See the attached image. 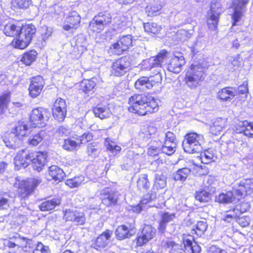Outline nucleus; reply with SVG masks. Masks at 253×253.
I'll return each mask as SVG.
<instances>
[{
	"label": "nucleus",
	"mask_w": 253,
	"mask_h": 253,
	"mask_svg": "<svg viewBox=\"0 0 253 253\" xmlns=\"http://www.w3.org/2000/svg\"><path fill=\"white\" fill-rule=\"evenodd\" d=\"M169 53L165 49L160 51L156 56L151 57L144 61L146 68L154 72L155 74V80L153 77L150 78L142 77L138 79L135 83L136 88L140 90L150 89L156 83L162 80L161 73L162 64L169 56Z\"/></svg>",
	"instance_id": "f257e3e1"
},
{
	"label": "nucleus",
	"mask_w": 253,
	"mask_h": 253,
	"mask_svg": "<svg viewBox=\"0 0 253 253\" xmlns=\"http://www.w3.org/2000/svg\"><path fill=\"white\" fill-rule=\"evenodd\" d=\"M36 32V27L32 24L21 27L14 24L8 23L3 29V33L7 36H16V39L12 42V44L15 48L19 49H24L29 45Z\"/></svg>",
	"instance_id": "f03ea898"
},
{
	"label": "nucleus",
	"mask_w": 253,
	"mask_h": 253,
	"mask_svg": "<svg viewBox=\"0 0 253 253\" xmlns=\"http://www.w3.org/2000/svg\"><path fill=\"white\" fill-rule=\"evenodd\" d=\"M206 67L201 63H193L187 70L185 78L187 85L194 89L200 85V83L205 79Z\"/></svg>",
	"instance_id": "7ed1b4c3"
},
{
	"label": "nucleus",
	"mask_w": 253,
	"mask_h": 253,
	"mask_svg": "<svg viewBox=\"0 0 253 253\" xmlns=\"http://www.w3.org/2000/svg\"><path fill=\"white\" fill-rule=\"evenodd\" d=\"M27 126L23 122H18L11 132L5 135L3 140L5 145L15 149L18 146L22 137L27 135Z\"/></svg>",
	"instance_id": "20e7f679"
},
{
	"label": "nucleus",
	"mask_w": 253,
	"mask_h": 253,
	"mask_svg": "<svg viewBox=\"0 0 253 253\" xmlns=\"http://www.w3.org/2000/svg\"><path fill=\"white\" fill-rule=\"evenodd\" d=\"M204 137L202 134L190 133L185 136L183 141V146L185 152L189 153H199L201 152L202 147L201 142Z\"/></svg>",
	"instance_id": "39448f33"
},
{
	"label": "nucleus",
	"mask_w": 253,
	"mask_h": 253,
	"mask_svg": "<svg viewBox=\"0 0 253 253\" xmlns=\"http://www.w3.org/2000/svg\"><path fill=\"white\" fill-rule=\"evenodd\" d=\"M50 117V113L47 109L42 107L34 109L30 115V122L33 127H43L45 126Z\"/></svg>",
	"instance_id": "423d86ee"
},
{
	"label": "nucleus",
	"mask_w": 253,
	"mask_h": 253,
	"mask_svg": "<svg viewBox=\"0 0 253 253\" xmlns=\"http://www.w3.org/2000/svg\"><path fill=\"white\" fill-rule=\"evenodd\" d=\"M221 12L220 4L217 2V0H213L207 15V24L211 30H216Z\"/></svg>",
	"instance_id": "0eeeda50"
},
{
	"label": "nucleus",
	"mask_w": 253,
	"mask_h": 253,
	"mask_svg": "<svg viewBox=\"0 0 253 253\" xmlns=\"http://www.w3.org/2000/svg\"><path fill=\"white\" fill-rule=\"evenodd\" d=\"M111 19L110 14L106 12L99 13L90 22L89 28L93 32L99 33L111 22Z\"/></svg>",
	"instance_id": "6e6552de"
},
{
	"label": "nucleus",
	"mask_w": 253,
	"mask_h": 253,
	"mask_svg": "<svg viewBox=\"0 0 253 253\" xmlns=\"http://www.w3.org/2000/svg\"><path fill=\"white\" fill-rule=\"evenodd\" d=\"M41 181V179L38 177L30 178L25 181L21 182L18 191L19 195L23 198L28 197Z\"/></svg>",
	"instance_id": "1a4fd4ad"
},
{
	"label": "nucleus",
	"mask_w": 253,
	"mask_h": 253,
	"mask_svg": "<svg viewBox=\"0 0 253 253\" xmlns=\"http://www.w3.org/2000/svg\"><path fill=\"white\" fill-rule=\"evenodd\" d=\"M130 65L129 58L127 56L122 57L113 63L111 73L115 76H122L127 72Z\"/></svg>",
	"instance_id": "9d476101"
},
{
	"label": "nucleus",
	"mask_w": 253,
	"mask_h": 253,
	"mask_svg": "<svg viewBox=\"0 0 253 253\" xmlns=\"http://www.w3.org/2000/svg\"><path fill=\"white\" fill-rule=\"evenodd\" d=\"M147 97L141 94H135L129 98L128 107V111L132 113L141 115V108L145 106Z\"/></svg>",
	"instance_id": "9b49d317"
},
{
	"label": "nucleus",
	"mask_w": 253,
	"mask_h": 253,
	"mask_svg": "<svg viewBox=\"0 0 253 253\" xmlns=\"http://www.w3.org/2000/svg\"><path fill=\"white\" fill-rule=\"evenodd\" d=\"M121 196L119 192L107 188L104 189L101 195L102 203L107 207L114 206L117 204Z\"/></svg>",
	"instance_id": "f8f14e48"
},
{
	"label": "nucleus",
	"mask_w": 253,
	"mask_h": 253,
	"mask_svg": "<svg viewBox=\"0 0 253 253\" xmlns=\"http://www.w3.org/2000/svg\"><path fill=\"white\" fill-rule=\"evenodd\" d=\"M112 235V231L106 230L91 241V247L99 251L105 249L109 244Z\"/></svg>",
	"instance_id": "ddd939ff"
},
{
	"label": "nucleus",
	"mask_w": 253,
	"mask_h": 253,
	"mask_svg": "<svg viewBox=\"0 0 253 253\" xmlns=\"http://www.w3.org/2000/svg\"><path fill=\"white\" fill-rule=\"evenodd\" d=\"M47 153L45 152H31V162L34 169L40 172L46 163Z\"/></svg>",
	"instance_id": "4468645a"
},
{
	"label": "nucleus",
	"mask_w": 253,
	"mask_h": 253,
	"mask_svg": "<svg viewBox=\"0 0 253 253\" xmlns=\"http://www.w3.org/2000/svg\"><path fill=\"white\" fill-rule=\"evenodd\" d=\"M54 118L59 122L63 121L66 116L67 105L64 99L58 98L55 101L52 108Z\"/></svg>",
	"instance_id": "2eb2a0df"
},
{
	"label": "nucleus",
	"mask_w": 253,
	"mask_h": 253,
	"mask_svg": "<svg viewBox=\"0 0 253 253\" xmlns=\"http://www.w3.org/2000/svg\"><path fill=\"white\" fill-rule=\"evenodd\" d=\"M236 196L238 200L248 194H251L253 191V179H243L239 183L235 190Z\"/></svg>",
	"instance_id": "dca6fc26"
},
{
	"label": "nucleus",
	"mask_w": 253,
	"mask_h": 253,
	"mask_svg": "<svg viewBox=\"0 0 253 253\" xmlns=\"http://www.w3.org/2000/svg\"><path fill=\"white\" fill-rule=\"evenodd\" d=\"M156 232V229L151 226H144L141 234L136 238L137 246L141 247L152 239L155 236Z\"/></svg>",
	"instance_id": "f3484780"
},
{
	"label": "nucleus",
	"mask_w": 253,
	"mask_h": 253,
	"mask_svg": "<svg viewBox=\"0 0 253 253\" xmlns=\"http://www.w3.org/2000/svg\"><path fill=\"white\" fill-rule=\"evenodd\" d=\"M186 62L184 57L180 54L178 56L172 57L167 63L168 70L173 73H180Z\"/></svg>",
	"instance_id": "a211bd4d"
},
{
	"label": "nucleus",
	"mask_w": 253,
	"mask_h": 253,
	"mask_svg": "<svg viewBox=\"0 0 253 253\" xmlns=\"http://www.w3.org/2000/svg\"><path fill=\"white\" fill-rule=\"evenodd\" d=\"M14 162L15 168L18 170L26 168L31 162V153L22 149L15 157Z\"/></svg>",
	"instance_id": "6ab92c4d"
},
{
	"label": "nucleus",
	"mask_w": 253,
	"mask_h": 253,
	"mask_svg": "<svg viewBox=\"0 0 253 253\" xmlns=\"http://www.w3.org/2000/svg\"><path fill=\"white\" fill-rule=\"evenodd\" d=\"M44 84V80L42 76L34 77L29 87L30 95L32 97L38 96L43 88Z\"/></svg>",
	"instance_id": "aec40b11"
},
{
	"label": "nucleus",
	"mask_w": 253,
	"mask_h": 253,
	"mask_svg": "<svg viewBox=\"0 0 253 253\" xmlns=\"http://www.w3.org/2000/svg\"><path fill=\"white\" fill-rule=\"evenodd\" d=\"M248 3V0H235L233 2L232 7L234 10L232 18L233 20V25L238 22L242 16L243 9Z\"/></svg>",
	"instance_id": "412c9836"
},
{
	"label": "nucleus",
	"mask_w": 253,
	"mask_h": 253,
	"mask_svg": "<svg viewBox=\"0 0 253 253\" xmlns=\"http://www.w3.org/2000/svg\"><path fill=\"white\" fill-rule=\"evenodd\" d=\"M134 228V224L132 223L130 224L128 226L126 225L119 226L115 231L117 239L119 240H123L130 238L132 236L131 232Z\"/></svg>",
	"instance_id": "4be33fe9"
},
{
	"label": "nucleus",
	"mask_w": 253,
	"mask_h": 253,
	"mask_svg": "<svg viewBox=\"0 0 253 253\" xmlns=\"http://www.w3.org/2000/svg\"><path fill=\"white\" fill-rule=\"evenodd\" d=\"M175 218V213H170L168 212H162L159 221L157 229L159 233H164L166 231V227L169 222L172 221Z\"/></svg>",
	"instance_id": "5701e85b"
},
{
	"label": "nucleus",
	"mask_w": 253,
	"mask_h": 253,
	"mask_svg": "<svg viewBox=\"0 0 253 253\" xmlns=\"http://www.w3.org/2000/svg\"><path fill=\"white\" fill-rule=\"evenodd\" d=\"M32 241L26 237H21L19 235L17 236L13 237L10 239L6 242V245L10 248H14L16 246L26 247L28 245L30 244Z\"/></svg>",
	"instance_id": "b1692460"
},
{
	"label": "nucleus",
	"mask_w": 253,
	"mask_h": 253,
	"mask_svg": "<svg viewBox=\"0 0 253 253\" xmlns=\"http://www.w3.org/2000/svg\"><path fill=\"white\" fill-rule=\"evenodd\" d=\"M236 191H228L226 193H222L215 197V201L219 203L228 204L237 200Z\"/></svg>",
	"instance_id": "393cba45"
},
{
	"label": "nucleus",
	"mask_w": 253,
	"mask_h": 253,
	"mask_svg": "<svg viewBox=\"0 0 253 253\" xmlns=\"http://www.w3.org/2000/svg\"><path fill=\"white\" fill-rule=\"evenodd\" d=\"M226 126V120L225 119L219 118L216 119L210 127V132L213 135H218L223 129Z\"/></svg>",
	"instance_id": "a878e982"
},
{
	"label": "nucleus",
	"mask_w": 253,
	"mask_h": 253,
	"mask_svg": "<svg viewBox=\"0 0 253 253\" xmlns=\"http://www.w3.org/2000/svg\"><path fill=\"white\" fill-rule=\"evenodd\" d=\"M158 101L156 99L153 98L148 101L147 98L145 106L141 108V111H140L141 116L145 115L148 113L156 112L158 110Z\"/></svg>",
	"instance_id": "bb28decb"
},
{
	"label": "nucleus",
	"mask_w": 253,
	"mask_h": 253,
	"mask_svg": "<svg viewBox=\"0 0 253 253\" xmlns=\"http://www.w3.org/2000/svg\"><path fill=\"white\" fill-rule=\"evenodd\" d=\"M48 172L49 175L55 181H61L65 176V173L63 170L55 165H52L49 167Z\"/></svg>",
	"instance_id": "cd10ccee"
},
{
	"label": "nucleus",
	"mask_w": 253,
	"mask_h": 253,
	"mask_svg": "<svg viewBox=\"0 0 253 253\" xmlns=\"http://www.w3.org/2000/svg\"><path fill=\"white\" fill-rule=\"evenodd\" d=\"M150 182L148 179V175L146 173H142L138 176L137 181V187L139 191H145L149 189Z\"/></svg>",
	"instance_id": "c85d7f7f"
},
{
	"label": "nucleus",
	"mask_w": 253,
	"mask_h": 253,
	"mask_svg": "<svg viewBox=\"0 0 253 253\" xmlns=\"http://www.w3.org/2000/svg\"><path fill=\"white\" fill-rule=\"evenodd\" d=\"M191 173V170L188 168H183L178 169L172 174V178L176 181H184Z\"/></svg>",
	"instance_id": "c756f323"
},
{
	"label": "nucleus",
	"mask_w": 253,
	"mask_h": 253,
	"mask_svg": "<svg viewBox=\"0 0 253 253\" xmlns=\"http://www.w3.org/2000/svg\"><path fill=\"white\" fill-rule=\"evenodd\" d=\"M46 136V132L44 130H41L34 135H31L28 138V143L32 146H37L42 140L45 139Z\"/></svg>",
	"instance_id": "7c9ffc66"
},
{
	"label": "nucleus",
	"mask_w": 253,
	"mask_h": 253,
	"mask_svg": "<svg viewBox=\"0 0 253 253\" xmlns=\"http://www.w3.org/2000/svg\"><path fill=\"white\" fill-rule=\"evenodd\" d=\"M60 200L58 198H54L42 202L39 206L42 211H50L54 209L56 206L60 205Z\"/></svg>",
	"instance_id": "2f4dec72"
},
{
	"label": "nucleus",
	"mask_w": 253,
	"mask_h": 253,
	"mask_svg": "<svg viewBox=\"0 0 253 253\" xmlns=\"http://www.w3.org/2000/svg\"><path fill=\"white\" fill-rule=\"evenodd\" d=\"M93 112L96 117L101 119H104L110 117L111 112L108 108L106 107L97 106L93 108Z\"/></svg>",
	"instance_id": "473e14b6"
},
{
	"label": "nucleus",
	"mask_w": 253,
	"mask_h": 253,
	"mask_svg": "<svg viewBox=\"0 0 253 253\" xmlns=\"http://www.w3.org/2000/svg\"><path fill=\"white\" fill-rule=\"evenodd\" d=\"M195 198L200 202L207 203L211 198V194L206 189H200L195 193Z\"/></svg>",
	"instance_id": "72a5a7b5"
},
{
	"label": "nucleus",
	"mask_w": 253,
	"mask_h": 253,
	"mask_svg": "<svg viewBox=\"0 0 253 253\" xmlns=\"http://www.w3.org/2000/svg\"><path fill=\"white\" fill-rule=\"evenodd\" d=\"M155 180L154 186L157 189H162L166 187L167 185L166 176L161 171H157L155 174Z\"/></svg>",
	"instance_id": "f704fd0d"
},
{
	"label": "nucleus",
	"mask_w": 253,
	"mask_h": 253,
	"mask_svg": "<svg viewBox=\"0 0 253 253\" xmlns=\"http://www.w3.org/2000/svg\"><path fill=\"white\" fill-rule=\"evenodd\" d=\"M230 89H233V87H226L221 89L217 93V97L220 99L227 101L230 98V96L234 97L236 95L235 93L230 90Z\"/></svg>",
	"instance_id": "c9c22d12"
},
{
	"label": "nucleus",
	"mask_w": 253,
	"mask_h": 253,
	"mask_svg": "<svg viewBox=\"0 0 253 253\" xmlns=\"http://www.w3.org/2000/svg\"><path fill=\"white\" fill-rule=\"evenodd\" d=\"M94 79L91 80H84L81 83V89L85 93H88L90 91H92L96 85Z\"/></svg>",
	"instance_id": "e433bc0d"
},
{
	"label": "nucleus",
	"mask_w": 253,
	"mask_h": 253,
	"mask_svg": "<svg viewBox=\"0 0 253 253\" xmlns=\"http://www.w3.org/2000/svg\"><path fill=\"white\" fill-rule=\"evenodd\" d=\"M214 154L213 150L209 149L201 153L200 158L201 162L204 164H208L214 161Z\"/></svg>",
	"instance_id": "4c0bfd02"
},
{
	"label": "nucleus",
	"mask_w": 253,
	"mask_h": 253,
	"mask_svg": "<svg viewBox=\"0 0 253 253\" xmlns=\"http://www.w3.org/2000/svg\"><path fill=\"white\" fill-rule=\"evenodd\" d=\"M144 28L145 32L154 34H158L162 30L160 26L153 22L144 23Z\"/></svg>",
	"instance_id": "58836bf2"
},
{
	"label": "nucleus",
	"mask_w": 253,
	"mask_h": 253,
	"mask_svg": "<svg viewBox=\"0 0 253 253\" xmlns=\"http://www.w3.org/2000/svg\"><path fill=\"white\" fill-rule=\"evenodd\" d=\"M81 18L76 11H72L70 13L66 18V21L69 24L76 28L80 22Z\"/></svg>",
	"instance_id": "ea45409f"
},
{
	"label": "nucleus",
	"mask_w": 253,
	"mask_h": 253,
	"mask_svg": "<svg viewBox=\"0 0 253 253\" xmlns=\"http://www.w3.org/2000/svg\"><path fill=\"white\" fill-rule=\"evenodd\" d=\"M13 201V198L9 195L5 194L0 197V210L7 209Z\"/></svg>",
	"instance_id": "a19ab883"
},
{
	"label": "nucleus",
	"mask_w": 253,
	"mask_h": 253,
	"mask_svg": "<svg viewBox=\"0 0 253 253\" xmlns=\"http://www.w3.org/2000/svg\"><path fill=\"white\" fill-rule=\"evenodd\" d=\"M37 53L35 50H31L24 54L21 61L26 65H30L36 58Z\"/></svg>",
	"instance_id": "79ce46f5"
},
{
	"label": "nucleus",
	"mask_w": 253,
	"mask_h": 253,
	"mask_svg": "<svg viewBox=\"0 0 253 253\" xmlns=\"http://www.w3.org/2000/svg\"><path fill=\"white\" fill-rule=\"evenodd\" d=\"M118 41L125 50H126L130 46L133 45V40L131 35H127L121 37Z\"/></svg>",
	"instance_id": "37998d69"
},
{
	"label": "nucleus",
	"mask_w": 253,
	"mask_h": 253,
	"mask_svg": "<svg viewBox=\"0 0 253 253\" xmlns=\"http://www.w3.org/2000/svg\"><path fill=\"white\" fill-rule=\"evenodd\" d=\"M193 33V31L192 30L180 29L176 33L175 35L179 41H184L191 38Z\"/></svg>",
	"instance_id": "c03bdc74"
},
{
	"label": "nucleus",
	"mask_w": 253,
	"mask_h": 253,
	"mask_svg": "<svg viewBox=\"0 0 253 253\" xmlns=\"http://www.w3.org/2000/svg\"><path fill=\"white\" fill-rule=\"evenodd\" d=\"M84 180V177L83 175H80L67 180L66 184L71 188H75L80 186Z\"/></svg>",
	"instance_id": "a18cd8bd"
},
{
	"label": "nucleus",
	"mask_w": 253,
	"mask_h": 253,
	"mask_svg": "<svg viewBox=\"0 0 253 253\" xmlns=\"http://www.w3.org/2000/svg\"><path fill=\"white\" fill-rule=\"evenodd\" d=\"M208 225L205 221H198L196 224V229H193L192 231L198 236H201L207 230Z\"/></svg>",
	"instance_id": "49530a36"
},
{
	"label": "nucleus",
	"mask_w": 253,
	"mask_h": 253,
	"mask_svg": "<svg viewBox=\"0 0 253 253\" xmlns=\"http://www.w3.org/2000/svg\"><path fill=\"white\" fill-rule=\"evenodd\" d=\"M126 50L121 45L118 40L116 43L111 44L109 48L110 53L118 55L122 54Z\"/></svg>",
	"instance_id": "de8ad7c7"
},
{
	"label": "nucleus",
	"mask_w": 253,
	"mask_h": 253,
	"mask_svg": "<svg viewBox=\"0 0 253 253\" xmlns=\"http://www.w3.org/2000/svg\"><path fill=\"white\" fill-rule=\"evenodd\" d=\"M10 95L9 93H7L0 96V115L4 112V109L7 107V105L10 101Z\"/></svg>",
	"instance_id": "09e8293b"
},
{
	"label": "nucleus",
	"mask_w": 253,
	"mask_h": 253,
	"mask_svg": "<svg viewBox=\"0 0 253 253\" xmlns=\"http://www.w3.org/2000/svg\"><path fill=\"white\" fill-rule=\"evenodd\" d=\"M162 153H165L168 155L173 154L176 150L175 143H171L170 145H167V143L163 144L161 147Z\"/></svg>",
	"instance_id": "8fccbe9b"
},
{
	"label": "nucleus",
	"mask_w": 253,
	"mask_h": 253,
	"mask_svg": "<svg viewBox=\"0 0 253 253\" xmlns=\"http://www.w3.org/2000/svg\"><path fill=\"white\" fill-rule=\"evenodd\" d=\"M241 124L243 126H246L242 132L244 134L249 137H253V124L249 123L247 121H245Z\"/></svg>",
	"instance_id": "3c124183"
},
{
	"label": "nucleus",
	"mask_w": 253,
	"mask_h": 253,
	"mask_svg": "<svg viewBox=\"0 0 253 253\" xmlns=\"http://www.w3.org/2000/svg\"><path fill=\"white\" fill-rule=\"evenodd\" d=\"M78 145L77 140H74L70 138H68L64 140V144L63 147L67 150H73L75 149Z\"/></svg>",
	"instance_id": "603ef678"
},
{
	"label": "nucleus",
	"mask_w": 253,
	"mask_h": 253,
	"mask_svg": "<svg viewBox=\"0 0 253 253\" xmlns=\"http://www.w3.org/2000/svg\"><path fill=\"white\" fill-rule=\"evenodd\" d=\"M87 153L88 156H90L92 157H96L99 153V150L95 144L90 143L87 146Z\"/></svg>",
	"instance_id": "864d4df0"
},
{
	"label": "nucleus",
	"mask_w": 253,
	"mask_h": 253,
	"mask_svg": "<svg viewBox=\"0 0 253 253\" xmlns=\"http://www.w3.org/2000/svg\"><path fill=\"white\" fill-rule=\"evenodd\" d=\"M161 153H162L161 147L155 145H151L147 151L148 155L153 157L158 156Z\"/></svg>",
	"instance_id": "5fc2aeb1"
},
{
	"label": "nucleus",
	"mask_w": 253,
	"mask_h": 253,
	"mask_svg": "<svg viewBox=\"0 0 253 253\" xmlns=\"http://www.w3.org/2000/svg\"><path fill=\"white\" fill-rule=\"evenodd\" d=\"M86 221L84 214L81 211H78L76 215V217L74 222L78 225H84Z\"/></svg>",
	"instance_id": "6e6d98bb"
},
{
	"label": "nucleus",
	"mask_w": 253,
	"mask_h": 253,
	"mask_svg": "<svg viewBox=\"0 0 253 253\" xmlns=\"http://www.w3.org/2000/svg\"><path fill=\"white\" fill-rule=\"evenodd\" d=\"M52 29L46 26H43L42 28V37L43 41H46L52 33Z\"/></svg>",
	"instance_id": "4d7b16f0"
},
{
	"label": "nucleus",
	"mask_w": 253,
	"mask_h": 253,
	"mask_svg": "<svg viewBox=\"0 0 253 253\" xmlns=\"http://www.w3.org/2000/svg\"><path fill=\"white\" fill-rule=\"evenodd\" d=\"M92 135L89 133H84L83 135L77 137L76 139L77 141L78 145L85 143L92 139Z\"/></svg>",
	"instance_id": "13d9d810"
},
{
	"label": "nucleus",
	"mask_w": 253,
	"mask_h": 253,
	"mask_svg": "<svg viewBox=\"0 0 253 253\" xmlns=\"http://www.w3.org/2000/svg\"><path fill=\"white\" fill-rule=\"evenodd\" d=\"M250 205L248 202H243L235 207V210L239 211L240 213H242L249 210Z\"/></svg>",
	"instance_id": "bf43d9fd"
},
{
	"label": "nucleus",
	"mask_w": 253,
	"mask_h": 253,
	"mask_svg": "<svg viewBox=\"0 0 253 253\" xmlns=\"http://www.w3.org/2000/svg\"><path fill=\"white\" fill-rule=\"evenodd\" d=\"M78 211L66 210L64 213V217L66 220L74 222L76 215Z\"/></svg>",
	"instance_id": "052dcab7"
},
{
	"label": "nucleus",
	"mask_w": 253,
	"mask_h": 253,
	"mask_svg": "<svg viewBox=\"0 0 253 253\" xmlns=\"http://www.w3.org/2000/svg\"><path fill=\"white\" fill-rule=\"evenodd\" d=\"M237 222L242 227H245L248 226L250 222V218L247 216L238 217L236 219Z\"/></svg>",
	"instance_id": "680f3d73"
},
{
	"label": "nucleus",
	"mask_w": 253,
	"mask_h": 253,
	"mask_svg": "<svg viewBox=\"0 0 253 253\" xmlns=\"http://www.w3.org/2000/svg\"><path fill=\"white\" fill-rule=\"evenodd\" d=\"M235 91H234L236 95L237 94H243L248 92V84L247 82H244L242 84L239 86L237 89L234 88Z\"/></svg>",
	"instance_id": "e2e57ef3"
},
{
	"label": "nucleus",
	"mask_w": 253,
	"mask_h": 253,
	"mask_svg": "<svg viewBox=\"0 0 253 253\" xmlns=\"http://www.w3.org/2000/svg\"><path fill=\"white\" fill-rule=\"evenodd\" d=\"M15 3L20 8H27L31 3V0H14Z\"/></svg>",
	"instance_id": "0e129e2a"
},
{
	"label": "nucleus",
	"mask_w": 253,
	"mask_h": 253,
	"mask_svg": "<svg viewBox=\"0 0 253 253\" xmlns=\"http://www.w3.org/2000/svg\"><path fill=\"white\" fill-rule=\"evenodd\" d=\"M107 148L114 154H117L121 150V147L115 145L114 143H110L107 145Z\"/></svg>",
	"instance_id": "69168bd1"
},
{
	"label": "nucleus",
	"mask_w": 253,
	"mask_h": 253,
	"mask_svg": "<svg viewBox=\"0 0 253 253\" xmlns=\"http://www.w3.org/2000/svg\"><path fill=\"white\" fill-rule=\"evenodd\" d=\"M36 251H39L41 253H50L48 246L43 245L41 242L37 244Z\"/></svg>",
	"instance_id": "338daca9"
},
{
	"label": "nucleus",
	"mask_w": 253,
	"mask_h": 253,
	"mask_svg": "<svg viewBox=\"0 0 253 253\" xmlns=\"http://www.w3.org/2000/svg\"><path fill=\"white\" fill-rule=\"evenodd\" d=\"M208 253H227V252L224 250L220 249L216 246H211L208 250Z\"/></svg>",
	"instance_id": "774afa93"
}]
</instances>
